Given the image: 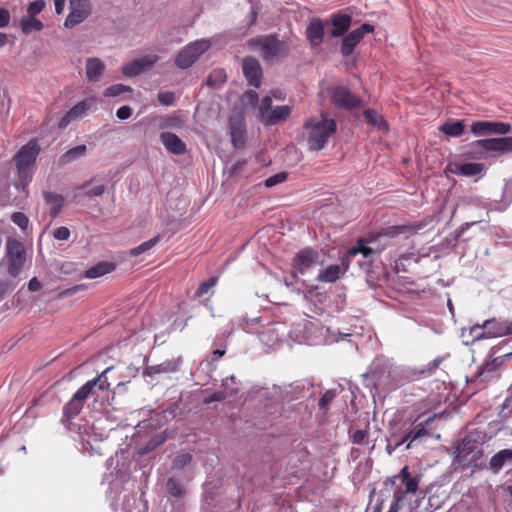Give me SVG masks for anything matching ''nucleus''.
I'll return each mask as SVG.
<instances>
[{
  "mask_svg": "<svg viewBox=\"0 0 512 512\" xmlns=\"http://www.w3.org/2000/svg\"><path fill=\"white\" fill-rule=\"evenodd\" d=\"M303 129L307 132L308 147L312 151L322 150L329 138L336 132L337 124L332 118H327L323 113L319 117H309L303 123Z\"/></svg>",
  "mask_w": 512,
  "mask_h": 512,
  "instance_id": "f257e3e1",
  "label": "nucleus"
},
{
  "mask_svg": "<svg viewBox=\"0 0 512 512\" xmlns=\"http://www.w3.org/2000/svg\"><path fill=\"white\" fill-rule=\"evenodd\" d=\"M421 479L422 475H412L407 465L397 475L387 479L386 483L389 482L394 487L390 512H399L406 501V495L418 492Z\"/></svg>",
  "mask_w": 512,
  "mask_h": 512,
  "instance_id": "f03ea898",
  "label": "nucleus"
},
{
  "mask_svg": "<svg viewBox=\"0 0 512 512\" xmlns=\"http://www.w3.org/2000/svg\"><path fill=\"white\" fill-rule=\"evenodd\" d=\"M40 149L38 139L33 138L30 139L27 144L23 145L13 158L17 175L23 185L27 184L32 179Z\"/></svg>",
  "mask_w": 512,
  "mask_h": 512,
  "instance_id": "7ed1b4c3",
  "label": "nucleus"
},
{
  "mask_svg": "<svg viewBox=\"0 0 512 512\" xmlns=\"http://www.w3.org/2000/svg\"><path fill=\"white\" fill-rule=\"evenodd\" d=\"M248 44L251 49L258 51L262 59L267 62L285 57L289 53L288 44L272 34L252 38Z\"/></svg>",
  "mask_w": 512,
  "mask_h": 512,
  "instance_id": "20e7f679",
  "label": "nucleus"
},
{
  "mask_svg": "<svg viewBox=\"0 0 512 512\" xmlns=\"http://www.w3.org/2000/svg\"><path fill=\"white\" fill-rule=\"evenodd\" d=\"M487 152H497L501 154L511 153L512 136L473 141L468 145L467 156L475 159H483Z\"/></svg>",
  "mask_w": 512,
  "mask_h": 512,
  "instance_id": "39448f33",
  "label": "nucleus"
},
{
  "mask_svg": "<svg viewBox=\"0 0 512 512\" xmlns=\"http://www.w3.org/2000/svg\"><path fill=\"white\" fill-rule=\"evenodd\" d=\"M6 260L8 274L13 278L17 277L26 262V250L23 243L9 238L6 243Z\"/></svg>",
  "mask_w": 512,
  "mask_h": 512,
  "instance_id": "423d86ee",
  "label": "nucleus"
},
{
  "mask_svg": "<svg viewBox=\"0 0 512 512\" xmlns=\"http://www.w3.org/2000/svg\"><path fill=\"white\" fill-rule=\"evenodd\" d=\"M211 47V41L200 39L189 43L179 51L175 58V64L180 69H187L194 64L199 57Z\"/></svg>",
  "mask_w": 512,
  "mask_h": 512,
  "instance_id": "0eeeda50",
  "label": "nucleus"
},
{
  "mask_svg": "<svg viewBox=\"0 0 512 512\" xmlns=\"http://www.w3.org/2000/svg\"><path fill=\"white\" fill-rule=\"evenodd\" d=\"M331 103L343 110H352L362 105V100L347 87L335 86L327 90Z\"/></svg>",
  "mask_w": 512,
  "mask_h": 512,
  "instance_id": "6e6552de",
  "label": "nucleus"
},
{
  "mask_svg": "<svg viewBox=\"0 0 512 512\" xmlns=\"http://www.w3.org/2000/svg\"><path fill=\"white\" fill-rule=\"evenodd\" d=\"M69 4L70 12L65 19L64 26L74 28L91 14V2L90 0H69Z\"/></svg>",
  "mask_w": 512,
  "mask_h": 512,
  "instance_id": "1a4fd4ad",
  "label": "nucleus"
},
{
  "mask_svg": "<svg viewBox=\"0 0 512 512\" xmlns=\"http://www.w3.org/2000/svg\"><path fill=\"white\" fill-rule=\"evenodd\" d=\"M374 31V26L369 23H363L360 27L354 29L349 34H347L341 43L340 52L343 57L350 56L356 46L361 42L363 37Z\"/></svg>",
  "mask_w": 512,
  "mask_h": 512,
  "instance_id": "9d476101",
  "label": "nucleus"
},
{
  "mask_svg": "<svg viewBox=\"0 0 512 512\" xmlns=\"http://www.w3.org/2000/svg\"><path fill=\"white\" fill-rule=\"evenodd\" d=\"M242 72L248 85L259 88L262 83L263 70L258 59L246 56L242 60Z\"/></svg>",
  "mask_w": 512,
  "mask_h": 512,
  "instance_id": "9b49d317",
  "label": "nucleus"
},
{
  "mask_svg": "<svg viewBox=\"0 0 512 512\" xmlns=\"http://www.w3.org/2000/svg\"><path fill=\"white\" fill-rule=\"evenodd\" d=\"M95 102H96L95 97H88V98L78 102L76 105H74L72 108H70L64 114V116L59 120L58 128L63 130L71 122L84 117L86 115L87 111L90 110L92 108V106L95 104Z\"/></svg>",
  "mask_w": 512,
  "mask_h": 512,
  "instance_id": "f8f14e48",
  "label": "nucleus"
},
{
  "mask_svg": "<svg viewBox=\"0 0 512 512\" xmlns=\"http://www.w3.org/2000/svg\"><path fill=\"white\" fill-rule=\"evenodd\" d=\"M476 329H482L481 337L495 338L510 335L508 321H501L497 319H489L484 321L482 325H476L471 329L475 332Z\"/></svg>",
  "mask_w": 512,
  "mask_h": 512,
  "instance_id": "ddd939ff",
  "label": "nucleus"
},
{
  "mask_svg": "<svg viewBox=\"0 0 512 512\" xmlns=\"http://www.w3.org/2000/svg\"><path fill=\"white\" fill-rule=\"evenodd\" d=\"M319 253L313 248H304L296 253L292 266L300 274H304L317 263Z\"/></svg>",
  "mask_w": 512,
  "mask_h": 512,
  "instance_id": "4468645a",
  "label": "nucleus"
},
{
  "mask_svg": "<svg viewBox=\"0 0 512 512\" xmlns=\"http://www.w3.org/2000/svg\"><path fill=\"white\" fill-rule=\"evenodd\" d=\"M111 368L105 369L99 376L96 378L87 381L83 386H81L76 393L74 394L78 399L85 401L95 393V388L97 387L99 390H105L108 389L110 384L108 383L107 379L104 377L105 374L110 370Z\"/></svg>",
  "mask_w": 512,
  "mask_h": 512,
  "instance_id": "2eb2a0df",
  "label": "nucleus"
},
{
  "mask_svg": "<svg viewBox=\"0 0 512 512\" xmlns=\"http://www.w3.org/2000/svg\"><path fill=\"white\" fill-rule=\"evenodd\" d=\"M158 59L157 55H146L135 59L122 67V73L127 77L137 76L145 69L152 67Z\"/></svg>",
  "mask_w": 512,
  "mask_h": 512,
  "instance_id": "dca6fc26",
  "label": "nucleus"
},
{
  "mask_svg": "<svg viewBox=\"0 0 512 512\" xmlns=\"http://www.w3.org/2000/svg\"><path fill=\"white\" fill-rule=\"evenodd\" d=\"M160 140L165 149L174 155H183L187 151V146L180 137L171 132H162Z\"/></svg>",
  "mask_w": 512,
  "mask_h": 512,
  "instance_id": "f3484780",
  "label": "nucleus"
},
{
  "mask_svg": "<svg viewBox=\"0 0 512 512\" xmlns=\"http://www.w3.org/2000/svg\"><path fill=\"white\" fill-rule=\"evenodd\" d=\"M368 244H376V239L373 236L359 238L356 245L349 249V255L356 256L361 253L364 258H369L372 254L380 253L384 249V246L380 248L378 246H369Z\"/></svg>",
  "mask_w": 512,
  "mask_h": 512,
  "instance_id": "a211bd4d",
  "label": "nucleus"
},
{
  "mask_svg": "<svg viewBox=\"0 0 512 512\" xmlns=\"http://www.w3.org/2000/svg\"><path fill=\"white\" fill-rule=\"evenodd\" d=\"M306 37L312 47H318L324 39V26L319 18H313L307 28Z\"/></svg>",
  "mask_w": 512,
  "mask_h": 512,
  "instance_id": "6ab92c4d",
  "label": "nucleus"
},
{
  "mask_svg": "<svg viewBox=\"0 0 512 512\" xmlns=\"http://www.w3.org/2000/svg\"><path fill=\"white\" fill-rule=\"evenodd\" d=\"M231 143L235 148H240L246 141V129L241 119H229Z\"/></svg>",
  "mask_w": 512,
  "mask_h": 512,
  "instance_id": "aec40b11",
  "label": "nucleus"
},
{
  "mask_svg": "<svg viewBox=\"0 0 512 512\" xmlns=\"http://www.w3.org/2000/svg\"><path fill=\"white\" fill-rule=\"evenodd\" d=\"M180 365H181V360L179 358L166 360L157 365L147 366L144 370V375L153 376L155 374H162V373H166V374L175 373L180 369Z\"/></svg>",
  "mask_w": 512,
  "mask_h": 512,
  "instance_id": "412c9836",
  "label": "nucleus"
},
{
  "mask_svg": "<svg viewBox=\"0 0 512 512\" xmlns=\"http://www.w3.org/2000/svg\"><path fill=\"white\" fill-rule=\"evenodd\" d=\"M418 229L416 225L411 224H403V225H393L386 228H382L375 236L376 242L381 238H393L395 236L401 234H408L415 232Z\"/></svg>",
  "mask_w": 512,
  "mask_h": 512,
  "instance_id": "4be33fe9",
  "label": "nucleus"
},
{
  "mask_svg": "<svg viewBox=\"0 0 512 512\" xmlns=\"http://www.w3.org/2000/svg\"><path fill=\"white\" fill-rule=\"evenodd\" d=\"M352 17L348 14H336L331 18V36L334 38L343 36L351 27Z\"/></svg>",
  "mask_w": 512,
  "mask_h": 512,
  "instance_id": "5701e85b",
  "label": "nucleus"
},
{
  "mask_svg": "<svg viewBox=\"0 0 512 512\" xmlns=\"http://www.w3.org/2000/svg\"><path fill=\"white\" fill-rule=\"evenodd\" d=\"M157 127L160 130L182 129L185 126V120L176 112L170 115L157 116L154 118Z\"/></svg>",
  "mask_w": 512,
  "mask_h": 512,
  "instance_id": "b1692460",
  "label": "nucleus"
},
{
  "mask_svg": "<svg viewBox=\"0 0 512 512\" xmlns=\"http://www.w3.org/2000/svg\"><path fill=\"white\" fill-rule=\"evenodd\" d=\"M116 269V264L111 261H100L88 268L84 276L88 279H96L112 273Z\"/></svg>",
  "mask_w": 512,
  "mask_h": 512,
  "instance_id": "393cba45",
  "label": "nucleus"
},
{
  "mask_svg": "<svg viewBox=\"0 0 512 512\" xmlns=\"http://www.w3.org/2000/svg\"><path fill=\"white\" fill-rule=\"evenodd\" d=\"M450 166H453V168L450 169V171L457 175H462L466 177H472L480 174L484 170V164L482 163H454Z\"/></svg>",
  "mask_w": 512,
  "mask_h": 512,
  "instance_id": "a878e982",
  "label": "nucleus"
},
{
  "mask_svg": "<svg viewBox=\"0 0 512 512\" xmlns=\"http://www.w3.org/2000/svg\"><path fill=\"white\" fill-rule=\"evenodd\" d=\"M85 69L87 80L98 82L105 70V65L99 58L93 57L87 59Z\"/></svg>",
  "mask_w": 512,
  "mask_h": 512,
  "instance_id": "bb28decb",
  "label": "nucleus"
},
{
  "mask_svg": "<svg viewBox=\"0 0 512 512\" xmlns=\"http://www.w3.org/2000/svg\"><path fill=\"white\" fill-rule=\"evenodd\" d=\"M291 113L288 105L274 107L268 116L262 118V123L266 126L274 125L278 122L285 121Z\"/></svg>",
  "mask_w": 512,
  "mask_h": 512,
  "instance_id": "cd10ccee",
  "label": "nucleus"
},
{
  "mask_svg": "<svg viewBox=\"0 0 512 512\" xmlns=\"http://www.w3.org/2000/svg\"><path fill=\"white\" fill-rule=\"evenodd\" d=\"M341 275H343L341 266L330 265L318 273L316 280L322 283H335Z\"/></svg>",
  "mask_w": 512,
  "mask_h": 512,
  "instance_id": "c85d7f7f",
  "label": "nucleus"
},
{
  "mask_svg": "<svg viewBox=\"0 0 512 512\" xmlns=\"http://www.w3.org/2000/svg\"><path fill=\"white\" fill-rule=\"evenodd\" d=\"M44 200L49 206V213L52 217H56L62 209L64 198L60 194L53 192H45Z\"/></svg>",
  "mask_w": 512,
  "mask_h": 512,
  "instance_id": "c756f323",
  "label": "nucleus"
},
{
  "mask_svg": "<svg viewBox=\"0 0 512 512\" xmlns=\"http://www.w3.org/2000/svg\"><path fill=\"white\" fill-rule=\"evenodd\" d=\"M83 406L84 402L73 395L72 398L63 407V417L67 420L74 419L80 414Z\"/></svg>",
  "mask_w": 512,
  "mask_h": 512,
  "instance_id": "7c9ffc66",
  "label": "nucleus"
},
{
  "mask_svg": "<svg viewBox=\"0 0 512 512\" xmlns=\"http://www.w3.org/2000/svg\"><path fill=\"white\" fill-rule=\"evenodd\" d=\"M464 124L458 120H447L440 126V131L447 136L458 137L464 133Z\"/></svg>",
  "mask_w": 512,
  "mask_h": 512,
  "instance_id": "2f4dec72",
  "label": "nucleus"
},
{
  "mask_svg": "<svg viewBox=\"0 0 512 512\" xmlns=\"http://www.w3.org/2000/svg\"><path fill=\"white\" fill-rule=\"evenodd\" d=\"M433 420V417L428 418L425 422L415 424L409 431L408 437L411 441L407 444L406 448L409 449L413 441L418 440L429 434L427 425Z\"/></svg>",
  "mask_w": 512,
  "mask_h": 512,
  "instance_id": "473e14b6",
  "label": "nucleus"
},
{
  "mask_svg": "<svg viewBox=\"0 0 512 512\" xmlns=\"http://www.w3.org/2000/svg\"><path fill=\"white\" fill-rule=\"evenodd\" d=\"M512 460V450L510 449H503L497 452L492 458L490 459V468L494 472H498L502 469V467L505 465L506 461Z\"/></svg>",
  "mask_w": 512,
  "mask_h": 512,
  "instance_id": "72a5a7b5",
  "label": "nucleus"
},
{
  "mask_svg": "<svg viewBox=\"0 0 512 512\" xmlns=\"http://www.w3.org/2000/svg\"><path fill=\"white\" fill-rule=\"evenodd\" d=\"M364 117H365L366 121L369 124H371L373 127H376L378 129L385 130V131L388 130V124H387L386 120L383 118V116L378 114L375 110H373V109L365 110Z\"/></svg>",
  "mask_w": 512,
  "mask_h": 512,
  "instance_id": "f704fd0d",
  "label": "nucleus"
},
{
  "mask_svg": "<svg viewBox=\"0 0 512 512\" xmlns=\"http://www.w3.org/2000/svg\"><path fill=\"white\" fill-rule=\"evenodd\" d=\"M87 147L84 144L78 145L74 148L69 149L65 152L59 159L61 165H65L79 157H82L86 154Z\"/></svg>",
  "mask_w": 512,
  "mask_h": 512,
  "instance_id": "c9c22d12",
  "label": "nucleus"
},
{
  "mask_svg": "<svg viewBox=\"0 0 512 512\" xmlns=\"http://www.w3.org/2000/svg\"><path fill=\"white\" fill-rule=\"evenodd\" d=\"M43 27V23L33 16H28L21 20V29L24 34H29L33 31H41Z\"/></svg>",
  "mask_w": 512,
  "mask_h": 512,
  "instance_id": "e433bc0d",
  "label": "nucleus"
},
{
  "mask_svg": "<svg viewBox=\"0 0 512 512\" xmlns=\"http://www.w3.org/2000/svg\"><path fill=\"white\" fill-rule=\"evenodd\" d=\"M159 238H160V236L157 235V236L141 243L137 247L132 248L130 250V255L131 256H139V255L151 250L158 243Z\"/></svg>",
  "mask_w": 512,
  "mask_h": 512,
  "instance_id": "4c0bfd02",
  "label": "nucleus"
},
{
  "mask_svg": "<svg viewBox=\"0 0 512 512\" xmlns=\"http://www.w3.org/2000/svg\"><path fill=\"white\" fill-rule=\"evenodd\" d=\"M218 282V277L212 276L208 280L202 282L197 288L194 296L200 298L207 294L211 288H213Z\"/></svg>",
  "mask_w": 512,
  "mask_h": 512,
  "instance_id": "58836bf2",
  "label": "nucleus"
},
{
  "mask_svg": "<svg viewBox=\"0 0 512 512\" xmlns=\"http://www.w3.org/2000/svg\"><path fill=\"white\" fill-rule=\"evenodd\" d=\"M132 89L130 86H126L124 84H114L109 86L104 91L105 97H116L124 92H131Z\"/></svg>",
  "mask_w": 512,
  "mask_h": 512,
  "instance_id": "ea45409f",
  "label": "nucleus"
},
{
  "mask_svg": "<svg viewBox=\"0 0 512 512\" xmlns=\"http://www.w3.org/2000/svg\"><path fill=\"white\" fill-rule=\"evenodd\" d=\"M471 132L476 136L491 135L490 121H477L472 124Z\"/></svg>",
  "mask_w": 512,
  "mask_h": 512,
  "instance_id": "a19ab883",
  "label": "nucleus"
},
{
  "mask_svg": "<svg viewBox=\"0 0 512 512\" xmlns=\"http://www.w3.org/2000/svg\"><path fill=\"white\" fill-rule=\"evenodd\" d=\"M511 131V125L505 122L490 121V133L505 135Z\"/></svg>",
  "mask_w": 512,
  "mask_h": 512,
  "instance_id": "79ce46f5",
  "label": "nucleus"
},
{
  "mask_svg": "<svg viewBox=\"0 0 512 512\" xmlns=\"http://www.w3.org/2000/svg\"><path fill=\"white\" fill-rule=\"evenodd\" d=\"M11 220L23 231H25L29 225L28 217L22 212H14L11 216Z\"/></svg>",
  "mask_w": 512,
  "mask_h": 512,
  "instance_id": "37998d69",
  "label": "nucleus"
},
{
  "mask_svg": "<svg viewBox=\"0 0 512 512\" xmlns=\"http://www.w3.org/2000/svg\"><path fill=\"white\" fill-rule=\"evenodd\" d=\"M369 433L366 430H356L350 435V440L353 444L365 445L367 444Z\"/></svg>",
  "mask_w": 512,
  "mask_h": 512,
  "instance_id": "c03bdc74",
  "label": "nucleus"
},
{
  "mask_svg": "<svg viewBox=\"0 0 512 512\" xmlns=\"http://www.w3.org/2000/svg\"><path fill=\"white\" fill-rule=\"evenodd\" d=\"M440 363H441V359L436 358L427 365L426 370H421L418 373L413 371V372H411V376L407 375L406 378L409 380H414L417 378V376L424 374L426 371L431 374L439 367Z\"/></svg>",
  "mask_w": 512,
  "mask_h": 512,
  "instance_id": "a18cd8bd",
  "label": "nucleus"
},
{
  "mask_svg": "<svg viewBox=\"0 0 512 512\" xmlns=\"http://www.w3.org/2000/svg\"><path fill=\"white\" fill-rule=\"evenodd\" d=\"M166 486H167V490L170 495H172L174 497L182 496L183 488L174 478H169L167 480Z\"/></svg>",
  "mask_w": 512,
  "mask_h": 512,
  "instance_id": "49530a36",
  "label": "nucleus"
},
{
  "mask_svg": "<svg viewBox=\"0 0 512 512\" xmlns=\"http://www.w3.org/2000/svg\"><path fill=\"white\" fill-rule=\"evenodd\" d=\"M272 109V99L269 96H265L259 106V117L261 122L262 118L268 116Z\"/></svg>",
  "mask_w": 512,
  "mask_h": 512,
  "instance_id": "de8ad7c7",
  "label": "nucleus"
},
{
  "mask_svg": "<svg viewBox=\"0 0 512 512\" xmlns=\"http://www.w3.org/2000/svg\"><path fill=\"white\" fill-rule=\"evenodd\" d=\"M473 443L470 439L464 438L457 446V453L459 456H467L473 450Z\"/></svg>",
  "mask_w": 512,
  "mask_h": 512,
  "instance_id": "09e8293b",
  "label": "nucleus"
},
{
  "mask_svg": "<svg viewBox=\"0 0 512 512\" xmlns=\"http://www.w3.org/2000/svg\"><path fill=\"white\" fill-rule=\"evenodd\" d=\"M336 397L335 390H327L318 401L319 409H325Z\"/></svg>",
  "mask_w": 512,
  "mask_h": 512,
  "instance_id": "8fccbe9b",
  "label": "nucleus"
},
{
  "mask_svg": "<svg viewBox=\"0 0 512 512\" xmlns=\"http://www.w3.org/2000/svg\"><path fill=\"white\" fill-rule=\"evenodd\" d=\"M157 99L164 106H172L175 102V94L171 91L160 92Z\"/></svg>",
  "mask_w": 512,
  "mask_h": 512,
  "instance_id": "3c124183",
  "label": "nucleus"
},
{
  "mask_svg": "<svg viewBox=\"0 0 512 512\" xmlns=\"http://www.w3.org/2000/svg\"><path fill=\"white\" fill-rule=\"evenodd\" d=\"M45 7L44 0H35L31 2L27 8L28 16L35 17L37 14H39Z\"/></svg>",
  "mask_w": 512,
  "mask_h": 512,
  "instance_id": "603ef678",
  "label": "nucleus"
},
{
  "mask_svg": "<svg viewBox=\"0 0 512 512\" xmlns=\"http://www.w3.org/2000/svg\"><path fill=\"white\" fill-rule=\"evenodd\" d=\"M84 289H85L84 284L75 285L73 287H70L68 289L60 291L57 295V298L58 299L67 298V297H70V296L80 292V291H83Z\"/></svg>",
  "mask_w": 512,
  "mask_h": 512,
  "instance_id": "864d4df0",
  "label": "nucleus"
},
{
  "mask_svg": "<svg viewBox=\"0 0 512 512\" xmlns=\"http://www.w3.org/2000/svg\"><path fill=\"white\" fill-rule=\"evenodd\" d=\"M287 178V174L286 173H278V174H275L269 178H267L265 180V186L266 187H272L274 185H277L279 183H282L283 181H285Z\"/></svg>",
  "mask_w": 512,
  "mask_h": 512,
  "instance_id": "5fc2aeb1",
  "label": "nucleus"
},
{
  "mask_svg": "<svg viewBox=\"0 0 512 512\" xmlns=\"http://www.w3.org/2000/svg\"><path fill=\"white\" fill-rule=\"evenodd\" d=\"M53 236L56 240H68L70 237V230L65 226H60L54 230Z\"/></svg>",
  "mask_w": 512,
  "mask_h": 512,
  "instance_id": "6e6d98bb",
  "label": "nucleus"
},
{
  "mask_svg": "<svg viewBox=\"0 0 512 512\" xmlns=\"http://www.w3.org/2000/svg\"><path fill=\"white\" fill-rule=\"evenodd\" d=\"M192 460V456L188 453L186 454H182V455H178L175 460H174V464L177 468H182L184 466H186L187 464H189Z\"/></svg>",
  "mask_w": 512,
  "mask_h": 512,
  "instance_id": "4d7b16f0",
  "label": "nucleus"
},
{
  "mask_svg": "<svg viewBox=\"0 0 512 512\" xmlns=\"http://www.w3.org/2000/svg\"><path fill=\"white\" fill-rule=\"evenodd\" d=\"M226 75L223 70H214L208 77V84H214L215 81L223 82Z\"/></svg>",
  "mask_w": 512,
  "mask_h": 512,
  "instance_id": "13d9d810",
  "label": "nucleus"
},
{
  "mask_svg": "<svg viewBox=\"0 0 512 512\" xmlns=\"http://www.w3.org/2000/svg\"><path fill=\"white\" fill-rule=\"evenodd\" d=\"M105 190H106V187L101 184V185L95 186V187L85 191V196H87V197L101 196L104 194Z\"/></svg>",
  "mask_w": 512,
  "mask_h": 512,
  "instance_id": "bf43d9fd",
  "label": "nucleus"
},
{
  "mask_svg": "<svg viewBox=\"0 0 512 512\" xmlns=\"http://www.w3.org/2000/svg\"><path fill=\"white\" fill-rule=\"evenodd\" d=\"M226 398V394L224 392H215L212 393L210 396L205 397L204 403L210 404L212 402L216 401H223Z\"/></svg>",
  "mask_w": 512,
  "mask_h": 512,
  "instance_id": "052dcab7",
  "label": "nucleus"
},
{
  "mask_svg": "<svg viewBox=\"0 0 512 512\" xmlns=\"http://www.w3.org/2000/svg\"><path fill=\"white\" fill-rule=\"evenodd\" d=\"M132 114V109L129 106H122L117 109L116 115L120 120L128 119Z\"/></svg>",
  "mask_w": 512,
  "mask_h": 512,
  "instance_id": "680f3d73",
  "label": "nucleus"
},
{
  "mask_svg": "<svg viewBox=\"0 0 512 512\" xmlns=\"http://www.w3.org/2000/svg\"><path fill=\"white\" fill-rule=\"evenodd\" d=\"M10 12L5 8H0V28L6 27L10 22Z\"/></svg>",
  "mask_w": 512,
  "mask_h": 512,
  "instance_id": "e2e57ef3",
  "label": "nucleus"
},
{
  "mask_svg": "<svg viewBox=\"0 0 512 512\" xmlns=\"http://www.w3.org/2000/svg\"><path fill=\"white\" fill-rule=\"evenodd\" d=\"M41 287H42V285H41L40 281L37 279V277H33L28 282V289L31 292L39 291L41 289Z\"/></svg>",
  "mask_w": 512,
  "mask_h": 512,
  "instance_id": "0e129e2a",
  "label": "nucleus"
},
{
  "mask_svg": "<svg viewBox=\"0 0 512 512\" xmlns=\"http://www.w3.org/2000/svg\"><path fill=\"white\" fill-rule=\"evenodd\" d=\"M352 257L353 256L349 255V250H348L347 253L341 258L340 266H341V268L343 267V269H342L343 274L348 270Z\"/></svg>",
  "mask_w": 512,
  "mask_h": 512,
  "instance_id": "69168bd1",
  "label": "nucleus"
},
{
  "mask_svg": "<svg viewBox=\"0 0 512 512\" xmlns=\"http://www.w3.org/2000/svg\"><path fill=\"white\" fill-rule=\"evenodd\" d=\"M245 97L249 100L252 105H256L258 103V94L254 90H249L245 93Z\"/></svg>",
  "mask_w": 512,
  "mask_h": 512,
  "instance_id": "338daca9",
  "label": "nucleus"
},
{
  "mask_svg": "<svg viewBox=\"0 0 512 512\" xmlns=\"http://www.w3.org/2000/svg\"><path fill=\"white\" fill-rule=\"evenodd\" d=\"M66 0H54L55 12L61 14L64 10Z\"/></svg>",
  "mask_w": 512,
  "mask_h": 512,
  "instance_id": "774afa93",
  "label": "nucleus"
}]
</instances>
